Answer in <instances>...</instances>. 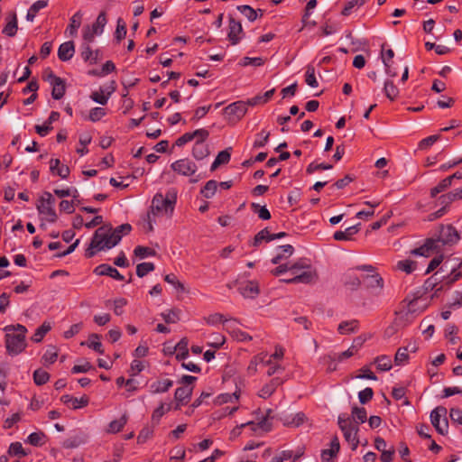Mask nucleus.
Listing matches in <instances>:
<instances>
[{
	"mask_svg": "<svg viewBox=\"0 0 462 462\" xmlns=\"http://www.w3.org/2000/svg\"><path fill=\"white\" fill-rule=\"evenodd\" d=\"M460 240L458 231L452 225H441L437 238H427L424 244L411 251L414 255L429 257L433 253H439L443 245H453Z\"/></svg>",
	"mask_w": 462,
	"mask_h": 462,
	"instance_id": "1",
	"label": "nucleus"
},
{
	"mask_svg": "<svg viewBox=\"0 0 462 462\" xmlns=\"http://www.w3.org/2000/svg\"><path fill=\"white\" fill-rule=\"evenodd\" d=\"M5 347L6 351L11 356H17L22 353L26 347V333L27 328L21 324L16 326L8 325L5 327Z\"/></svg>",
	"mask_w": 462,
	"mask_h": 462,
	"instance_id": "2",
	"label": "nucleus"
},
{
	"mask_svg": "<svg viewBox=\"0 0 462 462\" xmlns=\"http://www.w3.org/2000/svg\"><path fill=\"white\" fill-rule=\"evenodd\" d=\"M176 202L177 192L174 189L168 190L165 196L162 193H157L152 200L149 212H151L152 216L165 215L171 217L173 214Z\"/></svg>",
	"mask_w": 462,
	"mask_h": 462,
	"instance_id": "3",
	"label": "nucleus"
},
{
	"mask_svg": "<svg viewBox=\"0 0 462 462\" xmlns=\"http://www.w3.org/2000/svg\"><path fill=\"white\" fill-rule=\"evenodd\" d=\"M111 226L104 225L98 227L91 239L89 246L86 250V257L92 258L96 254V251L108 250L113 248L115 245H111L114 243V239L111 238Z\"/></svg>",
	"mask_w": 462,
	"mask_h": 462,
	"instance_id": "4",
	"label": "nucleus"
},
{
	"mask_svg": "<svg viewBox=\"0 0 462 462\" xmlns=\"http://www.w3.org/2000/svg\"><path fill=\"white\" fill-rule=\"evenodd\" d=\"M337 424L343 432L346 441L351 445L352 450L356 449L359 439L357 432L359 430L357 425H354L350 418L346 414H340L337 418Z\"/></svg>",
	"mask_w": 462,
	"mask_h": 462,
	"instance_id": "5",
	"label": "nucleus"
},
{
	"mask_svg": "<svg viewBox=\"0 0 462 462\" xmlns=\"http://www.w3.org/2000/svg\"><path fill=\"white\" fill-rule=\"evenodd\" d=\"M448 410L444 406H438L430 412V422L438 433L446 435L448 432Z\"/></svg>",
	"mask_w": 462,
	"mask_h": 462,
	"instance_id": "6",
	"label": "nucleus"
},
{
	"mask_svg": "<svg viewBox=\"0 0 462 462\" xmlns=\"http://www.w3.org/2000/svg\"><path fill=\"white\" fill-rule=\"evenodd\" d=\"M244 428H248L251 431L256 433L257 435H262L263 433H266L272 430V423L270 422L267 416L263 417L258 422L247 421L235 428L231 432L232 436L236 437L240 435L241 430Z\"/></svg>",
	"mask_w": 462,
	"mask_h": 462,
	"instance_id": "7",
	"label": "nucleus"
},
{
	"mask_svg": "<svg viewBox=\"0 0 462 462\" xmlns=\"http://www.w3.org/2000/svg\"><path fill=\"white\" fill-rule=\"evenodd\" d=\"M106 23V14L101 12L97 17L96 22L91 26L88 25L84 28L83 40L87 42H93L96 35L102 34Z\"/></svg>",
	"mask_w": 462,
	"mask_h": 462,
	"instance_id": "8",
	"label": "nucleus"
},
{
	"mask_svg": "<svg viewBox=\"0 0 462 462\" xmlns=\"http://www.w3.org/2000/svg\"><path fill=\"white\" fill-rule=\"evenodd\" d=\"M171 168L176 173L185 177H193L198 171L196 163L188 158L175 161L171 163Z\"/></svg>",
	"mask_w": 462,
	"mask_h": 462,
	"instance_id": "9",
	"label": "nucleus"
},
{
	"mask_svg": "<svg viewBox=\"0 0 462 462\" xmlns=\"http://www.w3.org/2000/svg\"><path fill=\"white\" fill-rule=\"evenodd\" d=\"M52 87L51 97L55 100H60L63 97L66 91L65 81L56 76L51 70H49L45 79Z\"/></svg>",
	"mask_w": 462,
	"mask_h": 462,
	"instance_id": "10",
	"label": "nucleus"
},
{
	"mask_svg": "<svg viewBox=\"0 0 462 462\" xmlns=\"http://www.w3.org/2000/svg\"><path fill=\"white\" fill-rule=\"evenodd\" d=\"M362 282L366 289L373 291L375 295L382 293L384 284L383 279L378 273L362 276Z\"/></svg>",
	"mask_w": 462,
	"mask_h": 462,
	"instance_id": "11",
	"label": "nucleus"
},
{
	"mask_svg": "<svg viewBox=\"0 0 462 462\" xmlns=\"http://www.w3.org/2000/svg\"><path fill=\"white\" fill-rule=\"evenodd\" d=\"M225 114L229 117V120L238 121L247 112L246 103L244 101H236L228 105L224 109Z\"/></svg>",
	"mask_w": 462,
	"mask_h": 462,
	"instance_id": "12",
	"label": "nucleus"
},
{
	"mask_svg": "<svg viewBox=\"0 0 462 462\" xmlns=\"http://www.w3.org/2000/svg\"><path fill=\"white\" fill-rule=\"evenodd\" d=\"M318 279L317 272L314 270H311V268H308L305 271H302L301 273H296L292 278L290 279H282V282L285 283H312L316 282Z\"/></svg>",
	"mask_w": 462,
	"mask_h": 462,
	"instance_id": "13",
	"label": "nucleus"
},
{
	"mask_svg": "<svg viewBox=\"0 0 462 462\" xmlns=\"http://www.w3.org/2000/svg\"><path fill=\"white\" fill-rule=\"evenodd\" d=\"M238 291L244 298L254 299L260 293L259 284L256 281H244L238 283Z\"/></svg>",
	"mask_w": 462,
	"mask_h": 462,
	"instance_id": "14",
	"label": "nucleus"
},
{
	"mask_svg": "<svg viewBox=\"0 0 462 462\" xmlns=\"http://www.w3.org/2000/svg\"><path fill=\"white\" fill-rule=\"evenodd\" d=\"M341 282L348 290L356 291L361 286L362 278L356 273L355 269H350L343 273Z\"/></svg>",
	"mask_w": 462,
	"mask_h": 462,
	"instance_id": "15",
	"label": "nucleus"
},
{
	"mask_svg": "<svg viewBox=\"0 0 462 462\" xmlns=\"http://www.w3.org/2000/svg\"><path fill=\"white\" fill-rule=\"evenodd\" d=\"M94 273L98 276H109L117 281H123L124 276L115 268L109 264L102 263L94 269Z\"/></svg>",
	"mask_w": 462,
	"mask_h": 462,
	"instance_id": "16",
	"label": "nucleus"
},
{
	"mask_svg": "<svg viewBox=\"0 0 462 462\" xmlns=\"http://www.w3.org/2000/svg\"><path fill=\"white\" fill-rule=\"evenodd\" d=\"M243 32V28L240 22L236 21L233 17L229 18V32L227 34V38L229 42L236 45L239 42L240 37L239 34Z\"/></svg>",
	"mask_w": 462,
	"mask_h": 462,
	"instance_id": "17",
	"label": "nucleus"
},
{
	"mask_svg": "<svg viewBox=\"0 0 462 462\" xmlns=\"http://www.w3.org/2000/svg\"><path fill=\"white\" fill-rule=\"evenodd\" d=\"M192 394V388L189 387H179L176 389L174 393V399L176 401L175 410L180 409V406L186 404Z\"/></svg>",
	"mask_w": 462,
	"mask_h": 462,
	"instance_id": "18",
	"label": "nucleus"
},
{
	"mask_svg": "<svg viewBox=\"0 0 462 462\" xmlns=\"http://www.w3.org/2000/svg\"><path fill=\"white\" fill-rule=\"evenodd\" d=\"M60 118V113L57 111H52L50 114L49 118L42 125H35V131L36 133L41 136H46L51 130L52 126L51 124L53 122L58 121Z\"/></svg>",
	"mask_w": 462,
	"mask_h": 462,
	"instance_id": "19",
	"label": "nucleus"
},
{
	"mask_svg": "<svg viewBox=\"0 0 462 462\" xmlns=\"http://www.w3.org/2000/svg\"><path fill=\"white\" fill-rule=\"evenodd\" d=\"M36 208L40 215L44 216V219L50 223L56 222L58 216L53 207L45 205L43 202L37 201Z\"/></svg>",
	"mask_w": 462,
	"mask_h": 462,
	"instance_id": "20",
	"label": "nucleus"
},
{
	"mask_svg": "<svg viewBox=\"0 0 462 462\" xmlns=\"http://www.w3.org/2000/svg\"><path fill=\"white\" fill-rule=\"evenodd\" d=\"M60 401L74 410L83 408L88 403V398L86 396L78 399L69 394L62 395Z\"/></svg>",
	"mask_w": 462,
	"mask_h": 462,
	"instance_id": "21",
	"label": "nucleus"
},
{
	"mask_svg": "<svg viewBox=\"0 0 462 462\" xmlns=\"http://www.w3.org/2000/svg\"><path fill=\"white\" fill-rule=\"evenodd\" d=\"M75 53L74 42L69 41L60 45L58 50V57L62 61L69 60Z\"/></svg>",
	"mask_w": 462,
	"mask_h": 462,
	"instance_id": "22",
	"label": "nucleus"
},
{
	"mask_svg": "<svg viewBox=\"0 0 462 462\" xmlns=\"http://www.w3.org/2000/svg\"><path fill=\"white\" fill-rule=\"evenodd\" d=\"M50 170L53 174H57L62 179H67L69 175V168L67 165L61 164L59 159L51 160Z\"/></svg>",
	"mask_w": 462,
	"mask_h": 462,
	"instance_id": "23",
	"label": "nucleus"
},
{
	"mask_svg": "<svg viewBox=\"0 0 462 462\" xmlns=\"http://www.w3.org/2000/svg\"><path fill=\"white\" fill-rule=\"evenodd\" d=\"M359 329V321L357 319L345 320L339 323L337 332L340 335H348L357 332Z\"/></svg>",
	"mask_w": 462,
	"mask_h": 462,
	"instance_id": "24",
	"label": "nucleus"
},
{
	"mask_svg": "<svg viewBox=\"0 0 462 462\" xmlns=\"http://www.w3.org/2000/svg\"><path fill=\"white\" fill-rule=\"evenodd\" d=\"M173 385V381L171 379L158 380L151 383L150 392L152 394L163 393L170 390Z\"/></svg>",
	"mask_w": 462,
	"mask_h": 462,
	"instance_id": "25",
	"label": "nucleus"
},
{
	"mask_svg": "<svg viewBox=\"0 0 462 462\" xmlns=\"http://www.w3.org/2000/svg\"><path fill=\"white\" fill-rule=\"evenodd\" d=\"M131 230L132 226L130 224L127 223L122 224L116 227L115 229L111 227V238L114 239V243H111V245H116L121 241L123 236L129 234Z\"/></svg>",
	"mask_w": 462,
	"mask_h": 462,
	"instance_id": "26",
	"label": "nucleus"
},
{
	"mask_svg": "<svg viewBox=\"0 0 462 462\" xmlns=\"http://www.w3.org/2000/svg\"><path fill=\"white\" fill-rule=\"evenodd\" d=\"M359 226H360V224H357V225H355V226L346 228L345 231H341V230L336 231L333 235V237L337 241L351 240L352 236L354 235H356V233H358Z\"/></svg>",
	"mask_w": 462,
	"mask_h": 462,
	"instance_id": "27",
	"label": "nucleus"
},
{
	"mask_svg": "<svg viewBox=\"0 0 462 462\" xmlns=\"http://www.w3.org/2000/svg\"><path fill=\"white\" fill-rule=\"evenodd\" d=\"M192 155L196 160H203L209 155L208 144L203 142H196L192 148Z\"/></svg>",
	"mask_w": 462,
	"mask_h": 462,
	"instance_id": "28",
	"label": "nucleus"
},
{
	"mask_svg": "<svg viewBox=\"0 0 462 462\" xmlns=\"http://www.w3.org/2000/svg\"><path fill=\"white\" fill-rule=\"evenodd\" d=\"M7 19L8 22L3 30V33L9 37H14L18 28L16 14L14 12L9 14Z\"/></svg>",
	"mask_w": 462,
	"mask_h": 462,
	"instance_id": "29",
	"label": "nucleus"
},
{
	"mask_svg": "<svg viewBox=\"0 0 462 462\" xmlns=\"http://www.w3.org/2000/svg\"><path fill=\"white\" fill-rule=\"evenodd\" d=\"M114 91V88L111 90L106 91L104 88H100L98 91H94L90 95V98L100 105H106Z\"/></svg>",
	"mask_w": 462,
	"mask_h": 462,
	"instance_id": "30",
	"label": "nucleus"
},
{
	"mask_svg": "<svg viewBox=\"0 0 462 462\" xmlns=\"http://www.w3.org/2000/svg\"><path fill=\"white\" fill-rule=\"evenodd\" d=\"M230 149L231 148L226 149V150L221 151L220 152H218V154L217 155L215 161L211 164V167H210V171H216L218 168V166H220L221 164H226V163L229 162L230 157H231V154L229 152Z\"/></svg>",
	"mask_w": 462,
	"mask_h": 462,
	"instance_id": "31",
	"label": "nucleus"
},
{
	"mask_svg": "<svg viewBox=\"0 0 462 462\" xmlns=\"http://www.w3.org/2000/svg\"><path fill=\"white\" fill-rule=\"evenodd\" d=\"M47 5H48L47 0H38V1L34 2L27 12L26 20L29 22H32L37 14V13L41 9L46 7Z\"/></svg>",
	"mask_w": 462,
	"mask_h": 462,
	"instance_id": "32",
	"label": "nucleus"
},
{
	"mask_svg": "<svg viewBox=\"0 0 462 462\" xmlns=\"http://www.w3.org/2000/svg\"><path fill=\"white\" fill-rule=\"evenodd\" d=\"M462 199V187L455 190L440 196L439 200L441 204L448 205L455 200Z\"/></svg>",
	"mask_w": 462,
	"mask_h": 462,
	"instance_id": "33",
	"label": "nucleus"
},
{
	"mask_svg": "<svg viewBox=\"0 0 462 462\" xmlns=\"http://www.w3.org/2000/svg\"><path fill=\"white\" fill-rule=\"evenodd\" d=\"M374 363L380 371H389L392 369V359L389 356L382 355L374 358Z\"/></svg>",
	"mask_w": 462,
	"mask_h": 462,
	"instance_id": "34",
	"label": "nucleus"
},
{
	"mask_svg": "<svg viewBox=\"0 0 462 462\" xmlns=\"http://www.w3.org/2000/svg\"><path fill=\"white\" fill-rule=\"evenodd\" d=\"M81 20H82V14L79 11L76 14H74L73 16L70 18V23H69L66 32H69V33L71 36L76 35L78 29L81 25Z\"/></svg>",
	"mask_w": 462,
	"mask_h": 462,
	"instance_id": "35",
	"label": "nucleus"
},
{
	"mask_svg": "<svg viewBox=\"0 0 462 462\" xmlns=\"http://www.w3.org/2000/svg\"><path fill=\"white\" fill-rule=\"evenodd\" d=\"M217 187L218 182L217 180H210L200 189V194L206 199H210L216 194Z\"/></svg>",
	"mask_w": 462,
	"mask_h": 462,
	"instance_id": "36",
	"label": "nucleus"
},
{
	"mask_svg": "<svg viewBox=\"0 0 462 462\" xmlns=\"http://www.w3.org/2000/svg\"><path fill=\"white\" fill-rule=\"evenodd\" d=\"M51 327L49 322L44 321L34 332L32 340L35 343H40L44 336L51 330Z\"/></svg>",
	"mask_w": 462,
	"mask_h": 462,
	"instance_id": "37",
	"label": "nucleus"
},
{
	"mask_svg": "<svg viewBox=\"0 0 462 462\" xmlns=\"http://www.w3.org/2000/svg\"><path fill=\"white\" fill-rule=\"evenodd\" d=\"M58 358V350L56 346H50L42 357L44 365H51L56 362Z\"/></svg>",
	"mask_w": 462,
	"mask_h": 462,
	"instance_id": "38",
	"label": "nucleus"
},
{
	"mask_svg": "<svg viewBox=\"0 0 462 462\" xmlns=\"http://www.w3.org/2000/svg\"><path fill=\"white\" fill-rule=\"evenodd\" d=\"M127 422V416L124 414L119 420H112L108 425V433H117L123 430Z\"/></svg>",
	"mask_w": 462,
	"mask_h": 462,
	"instance_id": "39",
	"label": "nucleus"
},
{
	"mask_svg": "<svg viewBox=\"0 0 462 462\" xmlns=\"http://www.w3.org/2000/svg\"><path fill=\"white\" fill-rule=\"evenodd\" d=\"M87 346L89 348H92L93 350L97 352L98 354H101V355L104 354L103 346L100 342V336L97 334L94 333V334L89 335Z\"/></svg>",
	"mask_w": 462,
	"mask_h": 462,
	"instance_id": "40",
	"label": "nucleus"
},
{
	"mask_svg": "<svg viewBox=\"0 0 462 462\" xmlns=\"http://www.w3.org/2000/svg\"><path fill=\"white\" fill-rule=\"evenodd\" d=\"M273 240V237L272 236V234L269 232L268 228L265 227L262 229L260 232H258L254 238L253 245L254 246H259V245L263 242H271Z\"/></svg>",
	"mask_w": 462,
	"mask_h": 462,
	"instance_id": "41",
	"label": "nucleus"
},
{
	"mask_svg": "<svg viewBox=\"0 0 462 462\" xmlns=\"http://www.w3.org/2000/svg\"><path fill=\"white\" fill-rule=\"evenodd\" d=\"M89 43L85 42L82 44L81 57L85 61L95 64L97 63V56H94V51L90 48Z\"/></svg>",
	"mask_w": 462,
	"mask_h": 462,
	"instance_id": "42",
	"label": "nucleus"
},
{
	"mask_svg": "<svg viewBox=\"0 0 462 462\" xmlns=\"http://www.w3.org/2000/svg\"><path fill=\"white\" fill-rule=\"evenodd\" d=\"M393 56H394V52H393V51L392 49L387 50L383 54V64L385 66V70H386V73L390 77H396L397 76V71H392V66L390 64V61L393 60Z\"/></svg>",
	"mask_w": 462,
	"mask_h": 462,
	"instance_id": "43",
	"label": "nucleus"
},
{
	"mask_svg": "<svg viewBox=\"0 0 462 462\" xmlns=\"http://www.w3.org/2000/svg\"><path fill=\"white\" fill-rule=\"evenodd\" d=\"M176 358L178 360H184L189 356L188 340L182 338L176 346Z\"/></svg>",
	"mask_w": 462,
	"mask_h": 462,
	"instance_id": "44",
	"label": "nucleus"
},
{
	"mask_svg": "<svg viewBox=\"0 0 462 462\" xmlns=\"http://www.w3.org/2000/svg\"><path fill=\"white\" fill-rule=\"evenodd\" d=\"M252 210L258 215V217L263 220L271 218V213L265 206H260L257 203L251 204Z\"/></svg>",
	"mask_w": 462,
	"mask_h": 462,
	"instance_id": "45",
	"label": "nucleus"
},
{
	"mask_svg": "<svg viewBox=\"0 0 462 462\" xmlns=\"http://www.w3.org/2000/svg\"><path fill=\"white\" fill-rule=\"evenodd\" d=\"M352 416L356 424L364 423L367 419L366 410L363 407L355 406L352 409Z\"/></svg>",
	"mask_w": 462,
	"mask_h": 462,
	"instance_id": "46",
	"label": "nucleus"
},
{
	"mask_svg": "<svg viewBox=\"0 0 462 462\" xmlns=\"http://www.w3.org/2000/svg\"><path fill=\"white\" fill-rule=\"evenodd\" d=\"M452 184L449 177L443 179L436 187L430 189V195L432 198L436 197L439 193L443 192Z\"/></svg>",
	"mask_w": 462,
	"mask_h": 462,
	"instance_id": "47",
	"label": "nucleus"
},
{
	"mask_svg": "<svg viewBox=\"0 0 462 462\" xmlns=\"http://www.w3.org/2000/svg\"><path fill=\"white\" fill-rule=\"evenodd\" d=\"M397 269L410 274L416 269V263L410 259L402 260L397 263Z\"/></svg>",
	"mask_w": 462,
	"mask_h": 462,
	"instance_id": "48",
	"label": "nucleus"
},
{
	"mask_svg": "<svg viewBox=\"0 0 462 462\" xmlns=\"http://www.w3.org/2000/svg\"><path fill=\"white\" fill-rule=\"evenodd\" d=\"M305 82L311 88H317L319 86L315 76V68L311 65L307 67L305 73Z\"/></svg>",
	"mask_w": 462,
	"mask_h": 462,
	"instance_id": "49",
	"label": "nucleus"
},
{
	"mask_svg": "<svg viewBox=\"0 0 462 462\" xmlns=\"http://www.w3.org/2000/svg\"><path fill=\"white\" fill-rule=\"evenodd\" d=\"M50 379V374L46 371L39 368L33 373V381L37 385L45 384Z\"/></svg>",
	"mask_w": 462,
	"mask_h": 462,
	"instance_id": "50",
	"label": "nucleus"
},
{
	"mask_svg": "<svg viewBox=\"0 0 462 462\" xmlns=\"http://www.w3.org/2000/svg\"><path fill=\"white\" fill-rule=\"evenodd\" d=\"M44 439L45 434L43 432H32L28 436L26 442L37 447L42 446L44 443Z\"/></svg>",
	"mask_w": 462,
	"mask_h": 462,
	"instance_id": "51",
	"label": "nucleus"
},
{
	"mask_svg": "<svg viewBox=\"0 0 462 462\" xmlns=\"http://www.w3.org/2000/svg\"><path fill=\"white\" fill-rule=\"evenodd\" d=\"M356 353V348L355 345H352L347 350L342 353H335L333 356H329L333 360H337L339 362L353 356Z\"/></svg>",
	"mask_w": 462,
	"mask_h": 462,
	"instance_id": "52",
	"label": "nucleus"
},
{
	"mask_svg": "<svg viewBox=\"0 0 462 462\" xmlns=\"http://www.w3.org/2000/svg\"><path fill=\"white\" fill-rule=\"evenodd\" d=\"M270 133L263 130L261 133H259L256 135V139L254 140L253 143V147L254 149L262 148L266 145V143L269 141Z\"/></svg>",
	"mask_w": 462,
	"mask_h": 462,
	"instance_id": "53",
	"label": "nucleus"
},
{
	"mask_svg": "<svg viewBox=\"0 0 462 462\" xmlns=\"http://www.w3.org/2000/svg\"><path fill=\"white\" fill-rule=\"evenodd\" d=\"M462 277V262L451 270L450 273L447 276V284L450 285L458 281Z\"/></svg>",
	"mask_w": 462,
	"mask_h": 462,
	"instance_id": "54",
	"label": "nucleus"
},
{
	"mask_svg": "<svg viewBox=\"0 0 462 462\" xmlns=\"http://www.w3.org/2000/svg\"><path fill=\"white\" fill-rule=\"evenodd\" d=\"M384 93L390 100H394L399 94V89L392 81H386L384 83Z\"/></svg>",
	"mask_w": 462,
	"mask_h": 462,
	"instance_id": "55",
	"label": "nucleus"
},
{
	"mask_svg": "<svg viewBox=\"0 0 462 462\" xmlns=\"http://www.w3.org/2000/svg\"><path fill=\"white\" fill-rule=\"evenodd\" d=\"M409 358L407 347H400L394 356V363L396 365H404Z\"/></svg>",
	"mask_w": 462,
	"mask_h": 462,
	"instance_id": "56",
	"label": "nucleus"
},
{
	"mask_svg": "<svg viewBox=\"0 0 462 462\" xmlns=\"http://www.w3.org/2000/svg\"><path fill=\"white\" fill-rule=\"evenodd\" d=\"M155 266L152 263H142L137 264L136 266V274L138 277L142 278L145 276L150 272L154 270Z\"/></svg>",
	"mask_w": 462,
	"mask_h": 462,
	"instance_id": "57",
	"label": "nucleus"
},
{
	"mask_svg": "<svg viewBox=\"0 0 462 462\" xmlns=\"http://www.w3.org/2000/svg\"><path fill=\"white\" fill-rule=\"evenodd\" d=\"M179 314V310H169L167 312H162L161 316L166 323L170 324L176 323L180 320Z\"/></svg>",
	"mask_w": 462,
	"mask_h": 462,
	"instance_id": "58",
	"label": "nucleus"
},
{
	"mask_svg": "<svg viewBox=\"0 0 462 462\" xmlns=\"http://www.w3.org/2000/svg\"><path fill=\"white\" fill-rule=\"evenodd\" d=\"M126 24L122 18H118L115 37L116 41L121 42L126 35Z\"/></svg>",
	"mask_w": 462,
	"mask_h": 462,
	"instance_id": "59",
	"label": "nucleus"
},
{
	"mask_svg": "<svg viewBox=\"0 0 462 462\" xmlns=\"http://www.w3.org/2000/svg\"><path fill=\"white\" fill-rule=\"evenodd\" d=\"M237 9L250 21L254 22L257 18L256 11L250 5H239Z\"/></svg>",
	"mask_w": 462,
	"mask_h": 462,
	"instance_id": "60",
	"label": "nucleus"
},
{
	"mask_svg": "<svg viewBox=\"0 0 462 462\" xmlns=\"http://www.w3.org/2000/svg\"><path fill=\"white\" fill-rule=\"evenodd\" d=\"M134 254L140 258L155 255V251L150 247L138 245L134 248Z\"/></svg>",
	"mask_w": 462,
	"mask_h": 462,
	"instance_id": "61",
	"label": "nucleus"
},
{
	"mask_svg": "<svg viewBox=\"0 0 462 462\" xmlns=\"http://www.w3.org/2000/svg\"><path fill=\"white\" fill-rule=\"evenodd\" d=\"M170 406L165 409L164 404L161 403L159 407H157L152 414V422L154 424H159L161 418L165 414V412L170 411Z\"/></svg>",
	"mask_w": 462,
	"mask_h": 462,
	"instance_id": "62",
	"label": "nucleus"
},
{
	"mask_svg": "<svg viewBox=\"0 0 462 462\" xmlns=\"http://www.w3.org/2000/svg\"><path fill=\"white\" fill-rule=\"evenodd\" d=\"M8 454L18 457H25L27 455L20 442L12 443L9 447Z\"/></svg>",
	"mask_w": 462,
	"mask_h": 462,
	"instance_id": "63",
	"label": "nucleus"
},
{
	"mask_svg": "<svg viewBox=\"0 0 462 462\" xmlns=\"http://www.w3.org/2000/svg\"><path fill=\"white\" fill-rule=\"evenodd\" d=\"M449 418L453 423L462 425V410L459 408H451L449 410Z\"/></svg>",
	"mask_w": 462,
	"mask_h": 462,
	"instance_id": "64",
	"label": "nucleus"
}]
</instances>
